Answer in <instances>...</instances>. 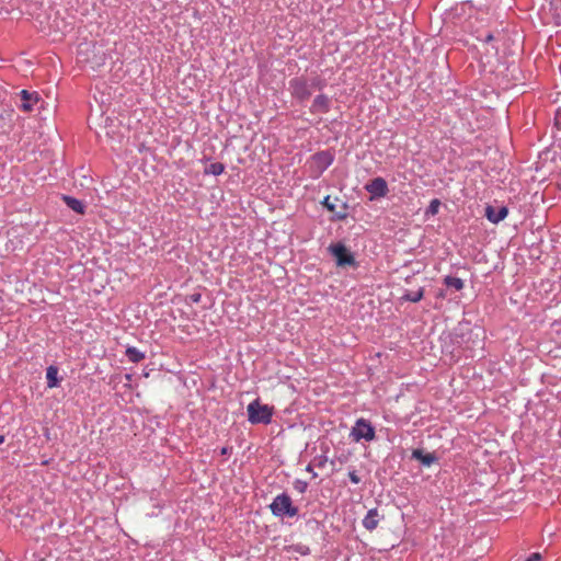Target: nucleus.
I'll list each match as a JSON object with an SVG mask.
<instances>
[{"instance_id":"obj_27","label":"nucleus","mask_w":561,"mask_h":561,"mask_svg":"<svg viewBox=\"0 0 561 561\" xmlns=\"http://www.w3.org/2000/svg\"><path fill=\"white\" fill-rule=\"evenodd\" d=\"M541 554L539 552L531 553L525 561H540Z\"/></svg>"},{"instance_id":"obj_13","label":"nucleus","mask_w":561,"mask_h":561,"mask_svg":"<svg viewBox=\"0 0 561 561\" xmlns=\"http://www.w3.org/2000/svg\"><path fill=\"white\" fill-rule=\"evenodd\" d=\"M379 520L380 516L378 510L371 508L367 512L362 523L367 530L373 531L378 527Z\"/></svg>"},{"instance_id":"obj_11","label":"nucleus","mask_w":561,"mask_h":561,"mask_svg":"<svg viewBox=\"0 0 561 561\" xmlns=\"http://www.w3.org/2000/svg\"><path fill=\"white\" fill-rule=\"evenodd\" d=\"M331 101L325 94H319L314 98L310 112L313 114H325L330 111Z\"/></svg>"},{"instance_id":"obj_7","label":"nucleus","mask_w":561,"mask_h":561,"mask_svg":"<svg viewBox=\"0 0 561 561\" xmlns=\"http://www.w3.org/2000/svg\"><path fill=\"white\" fill-rule=\"evenodd\" d=\"M322 205L331 213L334 214L335 219L342 220L347 217V206L345 203H340L337 197L334 201L328 195L322 201Z\"/></svg>"},{"instance_id":"obj_29","label":"nucleus","mask_w":561,"mask_h":561,"mask_svg":"<svg viewBox=\"0 0 561 561\" xmlns=\"http://www.w3.org/2000/svg\"><path fill=\"white\" fill-rule=\"evenodd\" d=\"M494 39V36L492 33H489L485 35V37L482 39L483 43H491Z\"/></svg>"},{"instance_id":"obj_5","label":"nucleus","mask_w":561,"mask_h":561,"mask_svg":"<svg viewBox=\"0 0 561 561\" xmlns=\"http://www.w3.org/2000/svg\"><path fill=\"white\" fill-rule=\"evenodd\" d=\"M350 436L354 442H359L362 439L366 442H371L376 437V432L371 423L366 419H358L355 422V425L351 430Z\"/></svg>"},{"instance_id":"obj_32","label":"nucleus","mask_w":561,"mask_h":561,"mask_svg":"<svg viewBox=\"0 0 561 561\" xmlns=\"http://www.w3.org/2000/svg\"><path fill=\"white\" fill-rule=\"evenodd\" d=\"M4 442V436L0 435V445Z\"/></svg>"},{"instance_id":"obj_10","label":"nucleus","mask_w":561,"mask_h":561,"mask_svg":"<svg viewBox=\"0 0 561 561\" xmlns=\"http://www.w3.org/2000/svg\"><path fill=\"white\" fill-rule=\"evenodd\" d=\"M21 104L20 108L24 112H31L39 101L37 92H28L27 90L20 91Z\"/></svg>"},{"instance_id":"obj_28","label":"nucleus","mask_w":561,"mask_h":561,"mask_svg":"<svg viewBox=\"0 0 561 561\" xmlns=\"http://www.w3.org/2000/svg\"><path fill=\"white\" fill-rule=\"evenodd\" d=\"M231 450H232V448H231V447L224 446V447L220 449V455H222V456L229 455V454H231Z\"/></svg>"},{"instance_id":"obj_24","label":"nucleus","mask_w":561,"mask_h":561,"mask_svg":"<svg viewBox=\"0 0 561 561\" xmlns=\"http://www.w3.org/2000/svg\"><path fill=\"white\" fill-rule=\"evenodd\" d=\"M186 300L191 304H198L202 300V294L201 293H193L186 297Z\"/></svg>"},{"instance_id":"obj_21","label":"nucleus","mask_w":561,"mask_h":561,"mask_svg":"<svg viewBox=\"0 0 561 561\" xmlns=\"http://www.w3.org/2000/svg\"><path fill=\"white\" fill-rule=\"evenodd\" d=\"M439 207H440V202L439 199L435 198V199H432L425 214L428 216V215H436L439 210Z\"/></svg>"},{"instance_id":"obj_16","label":"nucleus","mask_w":561,"mask_h":561,"mask_svg":"<svg viewBox=\"0 0 561 561\" xmlns=\"http://www.w3.org/2000/svg\"><path fill=\"white\" fill-rule=\"evenodd\" d=\"M46 380L48 388H56L60 383V379L58 378V367L55 365H50L46 369Z\"/></svg>"},{"instance_id":"obj_22","label":"nucleus","mask_w":561,"mask_h":561,"mask_svg":"<svg viewBox=\"0 0 561 561\" xmlns=\"http://www.w3.org/2000/svg\"><path fill=\"white\" fill-rule=\"evenodd\" d=\"M294 489L299 492V493H305L308 489V482L307 481H304V480H300V479H296L294 481Z\"/></svg>"},{"instance_id":"obj_18","label":"nucleus","mask_w":561,"mask_h":561,"mask_svg":"<svg viewBox=\"0 0 561 561\" xmlns=\"http://www.w3.org/2000/svg\"><path fill=\"white\" fill-rule=\"evenodd\" d=\"M125 355L131 363H139L145 358V353L140 352L138 348L134 346H129L125 351Z\"/></svg>"},{"instance_id":"obj_19","label":"nucleus","mask_w":561,"mask_h":561,"mask_svg":"<svg viewBox=\"0 0 561 561\" xmlns=\"http://www.w3.org/2000/svg\"><path fill=\"white\" fill-rule=\"evenodd\" d=\"M225 171V165L220 162H213L210 164H208L205 170H204V174H211V175H220L222 174Z\"/></svg>"},{"instance_id":"obj_1","label":"nucleus","mask_w":561,"mask_h":561,"mask_svg":"<svg viewBox=\"0 0 561 561\" xmlns=\"http://www.w3.org/2000/svg\"><path fill=\"white\" fill-rule=\"evenodd\" d=\"M275 517H294L298 514V507L294 505L291 497L287 493L276 495L268 505Z\"/></svg>"},{"instance_id":"obj_9","label":"nucleus","mask_w":561,"mask_h":561,"mask_svg":"<svg viewBox=\"0 0 561 561\" xmlns=\"http://www.w3.org/2000/svg\"><path fill=\"white\" fill-rule=\"evenodd\" d=\"M484 215L486 219L492 224H499L500 221L506 218V216L508 215V209L506 206L488 205L485 207Z\"/></svg>"},{"instance_id":"obj_17","label":"nucleus","mask_w":561,"mask_h":561,"mask_svg":"<svg viewBox=\"0 0 561 561\" xmlns=\"http://www.w3.org/2000/svg\"><path fill=\"white\" fill-rule=\"evenodd\" d=\"M443 284H444L445 287H447V289L450 293L459 291L465 286L463 280L461 278L454 277V276H446V277H444Z\"/></svg>"},{"instance_id":"obj_26","label":"nucleus","mask_w":561,"mask_h":561,"mask_svg":"<svg viewBox=\"0 0 561 561\" xmlns=\"http://www.w3.org/2000/svg\"><path fill=\"white\" fill-rule=\"evenodd\" d=\"M316 460L318 461V462H317V466H318V467H320V468H322V467H324V465L327 463V461H328V457H327V456H324V455H321V456L317 457V458H316Z\"/></svg>"},{"instance_id":"obj_2","label":"nucleus","mask_w":561,"mask_h":561,"mask_svg":"<svg viewBox=\"0 0 561 561\" xmlns=\"http://www.w3.org/2000/svg\"><path fill=\"white\" fill-rule=\"evenodd\" d=\"M247 412L251 424H270L272 422L273 408L267 404H261L260 399L249 403Z\"/></svg>"},{"instance_id":"obj_25","label":"nucleus","mask_w":561,"mask_h":561,"mask_svg":"<svg viewBox=\"0 0 561 561\" xmlns=\"http://www.w3.org/2000/svg\"><path fill=\"white\" fill-rule=\"evenodd\" d=\"M348 478L354 484H358L362 481L355 470L348 472Z\"/></svg>"},{"instance_id":"obj_8","label":"nucleus","mask_w":561,"mask_h":561,"mask_svg":"<svg viewBox=\"0 0 561 561\" xmlns=\"http://www.w3.org/2000/svg\"><path fill=\"white\" fill-rule=\"evenodd\" d=\"M365 190L371 195V199L385 197L388 193V184L382 178H375L365 185Z\"/></svg>"},{"instance_id":"obj_6","label":"nucleus","mask_w":561,"mask_h":561,"mask_svg":"<svg viewBox=\"0 0 561 561\" xmlns=\"http://www.w3.org/2000/svg\"><path fill=\"white\" fill-rule=\"evenodd\" d=\"M336 266L345 268H357L359 263L356 261L355 255L350 251V248H328Z\"/></svg>"},{"instance_id":"obj_15","label":"nucleus","mask_w":561,"mask_h":561,"mask_svg":"<svg viewBox=\"0 0 561 561\" xmlns=\"http://www.w3.org/2000/svg\"><path fill=\"white\" fill-rule=\"evenodd\" d=\"M62 201L75 213H77V214L84 213L85 206L80 199L69 196V195H62Z\"/></svg>"},{"instance_id":"obj_33","label":"nucleus","mask_w":561,"mask_h":561,"mask_svg":"<svg viewBox=\"0 0 561 561\" xmlns=\"http://www.w3.org/2000/svg\"><path fill=\"white\" fill-rule=\"evenodd\" d=\"M331 245H334V243H332ZM336 247H340L342 245L340 242L339 243H335Z\"/></svg>"},{"instance_id":"obj_3","label":"nucleus","mask_w":561,"mask_h":561,"mask_svg":"<svg viewBox=\"0 0 561 561\" xmlns=\"http://www.w3.org/2000/svg\"><path fill=\"white\" fill-rule=\"evenodd\" d=\"M318 85L320 89L322 88L320 80L314 79L312 83L310 84L307 79L301 77L293 78L289 81V91L294 99L298 100L299 102H304L308 100L312 93L311 87Z\"/></svg>"},{"instance_id":"obj_30","label":"nucleus","mask_w":561,"mask_h":561,"mask_svg":"<svg viewBox=\"0 0 561 561\" xmlns=\"http://www.w3.org/2000/svg\"><path fill=\"white\" fill-rule=\"evenodd\" d=\"M306 470H307V471H309V472H311V471H312V466H311V465H308V466L306 467Z\"/></svg>"},{"instance_id":"obj_23","label":"nucleus","mask_w":561,"mask_h":561,"mask_svg":"<svg viewBox=\"0 0 561 561\" xmlns=\"http://www.w3.org/2000/svg\"><path fill=\"white\" fill-rule=\"evenodd\" d=\"M449 294L450 291L447 289V287H444V288H437L436 291H435V297L437 299H447L449 298Z\"/></svg>"},{"instance_id":"obj_20","label":"nucleus","mask_w":561,"mask_h":561,"mask_svg":"<svg viewBox=\"0 0 561 561\" xmlns=\"http://www.w3.org/2000/svg\"><path fill=\"white\" fill-rule=\"evenodd\" d=\"M289 551L299 553L301 556H308L310 553V548L304 543H295L289 546Z\"/></svg>"},{"instance_id":"obj_14","label":"nucleus","mask_w":561,"mask_h":561,"mask_svg":"<svg viewBox=\"0 0 561 561\" xmlns=\"http://www.w3.org/2000/svg\"><path fill=\"white\" fill-rule=\"evenodd\" d=\"M424 293H425V289L422 286H420L416 290L404 289L401 300L410 301V302H419L423 299Z\"/></svg>"},{"instance_id":"obj_31","label":"nucleus","mask_w":561,"mask_h":561,"mask_svg":"<svg viewBox=\"0 0 561 561\" xmlns=\"http://www.w3.org/2000/svg\"><path fill=\"white\" fill-rule=\"evenodd\" d=\"M217 250H218L217 255H218V256H219V255H221V254H222V249H221V248H217Z\"/></svg>"},{"instance_id":"obj_4","label":"nucleus","mask_w":561,"mask_h":561,"mask_svg":"<svg viewBox=\"0 0 561 561\" xmlns=\"http://www.w3.org/2000/svg\"><path fill=\"white\" fill-rule=\"evenodd\" d=\"M334 161V154L329 150L314 153L309 162L310 176L318 179Z\"/></svg>"},{"instance_id":"obj_12","label":"nucleus","mask_w":561,"mask_h":561,"mask_svg":"<svg viewBox=\"0 0 561 561\" xmlns=\"http://www.w3.org/2000/svg\"><path fill=\"white\" fill-rule=\"evenodd\" d=\"M411 458L420 461L424 467H431L438 460L434 453H425L420 448L413 449Z\"/></svg>"}]
</instances>
